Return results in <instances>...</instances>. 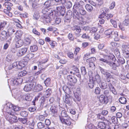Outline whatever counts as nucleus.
<instances>
[{"instance_id":"a18cd8bd","label":"nucleus","mask_w":129,"mask_h":129,"mask_svg":"<svg viewBox=\"0 0 129 129\" xmlns=\"http://www.w3.org/2000/svg\"><path fill=\"white\" fill-rule=\"evenodd\" d=\"M75 98L74 100L76 99L78 101H80L81 100L80 94L77 92L74 93Z\"/></svg>"},{"instance_id":"4be33fe9","label":"nucleus","mask_w":129,"mask_h":129,"mask_svg":"<svg viewBox=\"0 0 129 129\" xmlns=\"http://www.w3.org/2000/svg\"><path fill=\"white\" fill-rule=\"evenodd\" d=\"M68 73V72L67 70L65 68H62V69L59 71V74L60 76H61L62 75H66Z\"/></svg>"},{"instance_id":"37998d69","label":"nucleus","mask_w":129,"mask_h":129,"mask_svg":"<svg viewBox=\"0 0 129 129\" xmlns=\"http://www.w3.org/2000/svg\"><path fill=\"white\" fill-rule=\"evenodd\" d=\"M15 36L17 38L21 37L22 35L23 32L21 30L16 31L15 33Z\"/></svg>"},{"instance_id":"4d7b16f0","label":"nucleus","mask_w":129,"mask_h":129,"mask_svg":"<svg viewBox=\"0 0 129 129\" xmlns=\"http://www.w3.org/2000/svg\"><path fill=\"white\" fill-rule=\"evenodd\" d=\"M37 126L38 128L40 129L43 128L45 127L44 124L41 122L38 123Z\"/></svg>"},{"instance_id":"5701e85b","label":"nucleus","mask_w":129,"mask_h":129,"mask_svg":"<svg viewBox=\"0 0 129 129\" xmlns=\"http://www.w3.org/2000/svg\"><path fill=\"white\" fill-rule=\"evenodd\" d=\"M51 93V89L49 88L48 89L46 90L44 96L43 97L46 98H48L50 96Z\"/></svg>"},{"instance_id":"ea45409f","label":"nucleus","mask_w":129,"mask_h":129,"mask_svg":"<svg viewBox=\"0 0 129 129\" xmlns=\"http://www.w3.org/2000/svg\"><path fill=\"white\" fill-rule=\"evenodd\" d=\"M45 99L44 97H42L40 100V107L42 108L44 106L45 104Z\"/></svg>"},{"instance_id":"3c124183","label":"nucleus","mask_w":129,"mask_h":129,"mask_svg":"<svg viewBox=\"0 0 129 129\" xmlns=\"http://www.w3.org/2000/svg\"><path fill=\"white\" fill-rule=\"evenodd\" d=\"M113 16V15L111 14H107L106 15L104 18L106 20H108L109 19L112 18Z\"/></svg>"},{"instance_id":"a878e982","label":"nucleus","mask_w":129,"mask_h":129,"mask_svg":"<svg viewBox=\"0 0 129 129\" xmlns=\"http://www.w3.org/2000/svg\"><path fill=\"white\" fill-rule=\"evenodd\" d=\"M69 116L67 114V112L65 110H62L61 113V115L59 116L60 119L61 118H66Z\"/></svg>"},{"instance_id":"6e6552de","label":"nucleus","mask_w":129,"mask_h":129,"mask_svg":"<svg viewBox=\"0 0 129 129\" xmlns=\"http://www.w3.org/2000/svg\"><path fill=\"white\" fill-rule=\"evenodd\" d=\"M60 120L62 123L67 125H70L71 124V119L69 116L65 118L61 117Z\"/></svg>"},{"instance_id":"4468645a","label":"nucleus","mask_w":129,"mask_h":129,"mask_svg":"<svg viewBox=\"0 0 129 129\" xmlns=\"http://www.w3.org/2000/svg\"><path fill=\"white\" fill-rule=\"evenodd\" d=\"M13 105L12 104L8 103L4 105V109L7 111L8 113V112H12V108Z\"/></svg>"},{"instance_id":"69168bd1","label":"nucleus","mask_w":129,"mask_h":129,"mask_svg":"<svg viewBox=\"0 0 129 129\" xmlns=\"http://www.w3.org/2000/svg\"><path fill=\"white\" fill-rule=\"evenodd\" d=\"M78 10L80 14L82 15H85L86 14V11L84 10L83 8Z\"/></svg>"},{"instance_id":"774afa93","label":"nucleus","mask_w":129,"mask_h":129,"mask_svg":"<svg viewBox=\"0 0 129 129\" xmlns=\"http://www.w3.org/2000/svg\"><path fill=\"white\" fill-rule=\"evenodd\" d=\"M88 127L89 129H98L97 127L92 124H90L88 125Z\"/></svg>"},{"instance_id":"6e6d98bb","label":"nucleus","mask_w":129,"mask_h":129,"mask_svg":"<svg viewBox=\"0 0 129 129\" xmlns=\"http://www.w3.org/2000/svg\"><path fill=\"white\" fill-rule=\"evenodd\" d=\"M54 24H58L61 22V19L59 18L56 17L55 19H54Z\"/></svg>"},{"instance_id":"f03ea898","label":"nucleus","mask_w":129,"mask_h":129,"mask_svg":"<svg viewBox=\"0 0 129 129\" xmlns=\"http://www.w3.org/2000/svg\"><path fill=\"white\" fill-rule=\"evenodd\" d=\"M111 57L112 58V60L113 61H114L115 62H113L110 61L108 64L112 67L113 69L115 70L116 69V68L120 66L119 62H118V61H117V62L116 61L115 57L113 55H111Z\"/></svg>"},{"instance_id":"13d9d810","label":"nucleus","mask_w":129,"mask_h":129,"mask_svg":"<svg viewBox=\"0 0 129 129\" xmlns=\"http://www.w3.org/2000/svg\"><path fill=\"white\" fill-rule=\"evenodd\" d=\"M25 42L27 45H29L31 43V41L29 37H26L24 40Z\"/></svg>"},{"instance_id":"f8f14e48","label":"nucleus","mask_w":129,"mask_h":129,"mask_svg":"<svg viewBox=\"0 0 129 129\" xmlns=\"http://www.w3.org/2000/svg\"><path fill=\"white\" fill-rule=\"evenodd\" d=\"M57 10L59 12L60 15L63 16L66 13L65 8L64 6L56 7Z\"/></svg>"},{"instance_id":"de8ad7c7","label":"nucleus","mask_w":129,"mask_h":129,"mask_svg":"<svg viewBox=\"0 0 129 129\" xmlns=\"http://www.w3.org/2000/svg\"><path fill=\"white\" fill-rule=\"evenodd\" d=\"M98 60H99V62L101 63H106L108 64L110 62L109 61H108L107 60L104 58H99Z\"/></svg>"},{"instance_id":"4c0bfd02","label":"nucleus","mask_w":129,"mask_h":129,"mask_svg":"<svg viewBox=\"0 0 129 129\" xmlns=\"http://www.w3.org/2000/svg\"><path fill=\"white\" fill-rule=\"evenodd\" d=\"M7 23V22L5 21H3L0 22V31L3 29Z\"/></svg>"},{"instance_id":"aec40b11","label":"nucleus","mask_w":129,"mask_h":129,"mask_svg":"<svg viewBox=\"0 0 129 129\" xmlns=\"http://www.w3.org/2000/svg\"><path fill=\"white\" fill-rule=\"evenodd\" d=\"M24 44L23 40L19 39L16 42L15 45L17 48H19L22 46Z\"/></svg>"},{"instance_id":"bf43d9fd","label":"nucleus","mask_w":129,"mask_h":129,"mask_svg":"<svg viewBox=\"0 0 129 129\" xmlns=\"http://www.w3.org/2000/svg\"><path fill=\"white\" fill-rule=\"evenodd\" d=\"M110 21L114 27L116 28L117 27V23L115 20L112 19H111L110 20Z\"/></svg>"},{"instance_id":"0eeeda50","label":"nucleus","mask_w":129,"mask_h":129,"mask_svg":"<svg viewBox=\"0 0 129 129\" xmlns=\"http://www.w3.org/2000/svg\"><path fill=\"white\" fill-rule=\"evenodd\" d=\"M41 12L44 14H45V15L49 14L50 16L53 15L55 13V12L54 11H50L47 8H43L42 9Z\"/></svg>"},{"instance_id":"c756f323","label":"nucleus","mask_w":129,"mask_h":129,"mask_svg":"<svg viewBox=\"0 0 129 129\" xmlns=\"http://www.w3.org/2000/svg\"><path fill=\"white\" fill-rule=\"evenodd\" d=\"M43 17V19L47 23H48L50 22L51 19L50 16L47 15H44Z\"/></svg>"},{"instance_id":"2f4dec72","label":"nucleus","mask_w":129,"mask_h":129,"mask_svg":"<svg viewBox=\"0 0 129 129\" xmlns=\"http://www.w3.org/2000/svg\"><path fill=\"white\" fill-rule=\"evenodd\" d=\"M102 13L99 15V18H104L105 16L106 15V9L105 8H103V9Z\"/></svg>"},{"instance_id":"338daca9","label":"nucleus","mask_w":129,"mask_h":129,"mask_svg":"<svg viewBox=\"0 0 129 129\" xmlns=\"http://www.w3.org/2000/svg\"><path fill=\"white\" fill-rule=\"evenodd\" d=\"M69 39L71 41H73L74 40L73 35L72 33H69L68 36Z\"/></svg>"},{"instance_id":"8fccbe9b","label":"nucleus","mask_w":129,"mask_h":129,"mask_svg":"<svg viewBox=\"0 0 129 129\" xmlns=\"http://www.w3.org/2000/svg\"><path fill=\"white\" fill-rule=\"evenodd\" d=\"M62 89L64 92L66 93V94H68V93L70 91L69 88L66 85L62 87Z\"/></svg>"},{"instance_id":"052dcab7","label":"nucleus","mask_w":129,"mask_h":129,"mask_svg":"<svg viewBox=\"0 0 129 129\" xmlns=\"http://www.w3.org/2000/svg\"><path fill=\"white\" fill-rule=\"evenodd\" d=\"M20 115L21 116L23 117H26L28 115V113L26 111H22L20 112Z\"/></svg>"},{"instance_id":"72a5a7b5","label":"nucleus","mask_w":129,"mask_h":129,"mask_svg":"<svg viewBox=\"0 0 129 129\" xmlns=\"http://www.w3.org/2000/svg\"><path fill=\"white\" fill-rule=\"evenodd\" d=\"M30 48L31 52H34L37 50L38 47L36 45H33L30 47Z\"/></svg>"},{"instance_id":"bb28decb","label":"nucleus","mask_w":129,"mask_h":129,"mask_svg":"<svg viewBox=\"0 0 129 129\" xmlns=\"http://www.w3.org/2000/svg\"><path fill=\"white\" fill-rule=\"evenodd\" d=\"M16 29L14 28H9L8 30V34L10 35H12L13 34H15L16 31Z\"/></svg>"},{"instance_id":"603ef678","label":"nucleus","mask_w":129,"mask_h":129,"mask_svg":"<svg viewBox=\"0 0 129 129\" xmlns=\"http://www.w3.org/2000/svg\"><path fill=\"white\" fill-rule=\"evenodd\" d=\"M27 74V72L25 71H23L20 72L18 74L19 76L22 77L26 75Z\"/></svg>"},{"instance_id":"58836bf2","label":"nucleus","mask_w":129,"mask_h":129,"mask_svg":"<svg viewBox=\"0 0 129 129\" xmlns=\"http://www.w3.org/2000/svg\"><path fill=\"white\" fill-rule=\"evenodd\" d=\"M13 56L11 54H9L6 58V59L8 62H10L13 60Z\"/></svg>"},{"instance_id":"473e14b6","label":"nucleus","mask_w":129,"mask_h":129,"mask_svg":"<svg viewBox=\"0 0 129 129\" xmlns=\"http://www.w3.org/2000/svg\"><path fill=\"white\" fill-rule=\"evenodd\" d=\"M48 61V59H47L46 60H43L42 61H40L38 62V66L39 67L41 68H42L43 67V64H44L46 62Z\"/></svg>"},{"instance_id":"393cba45","label":"nucleus","mask_w":129,"mask_h":129,"mask_svg":"<svg viewBox=\"0 0 129 129\" xmlns=\"http://www.w3.org/2000/svg\"><path fill=\"white\" fill-rule=\"evenodd\" d=\"M63 5H65L67 9H70L72 7V4L70 1L66 0V2Z\"/></svg>"},{"instance_id":"09e8293b","label":"nucleus","mask_w":129,"mask_h":129,"mask_svg":"<svg viewBox=\"0 0 129 129\" xmlns=\"http://www.w3.org/2000/svg\"><path fill=\"white\" fill-rule=\"evenodd\" d=\"M119 102L121 104H125L127 100L124 97H121L119 99Z\"/></svg>"},{"instance_id":"e433bc0d","label":"nucleus","mask_w":129,"mask_h":129,"mask_svg":"<svg viewBox=\"0 0 129 129\" xmlns=\"http://www.w3.org/2000/svg\"><path fill=\"white\" fill-rule=\"evenodd\" d=\"M94 81L92 80H89L88 82V85L91 88H92L94 85Z\"/></svg>"},{"instance_id":"9d476101","label":"nucleus","mask_w":129,"mask_h":129,"mask_svg":"<svg viewBox=\"0 0 129 129\" xmlns=\"http://www.w3.org/2000/svg\"><path fill=\"white\" fill-rule=\"evenodd\" d=\"M28 47H24L20 49L17 55L19 56H21L26 54L27 51Z\"/></svg>"},{"instance_id":"49530a36","label":"nucleus","mask_w":129,"mask_h":129,"mask_svg":"<svg viewBox=\"0 0 129 129\" xmlns=\"http://www.w3.org/2000/svg\"><path fill=\"white\" fill-rule=\"evenodd\" d=\"M85 8L86 10L89 12L91 11L93 9V7L92 6L89 4H87L85 5Z\"/></svg>"},{"instance_id":"9b49d317","label":"nucleus","mask_w":129,"mask_h":129,"mask_svg":"<svg viewBox=\"0 0 129 129\" xmlns=\"http://www.w3.org/2000/svg\"><path fill=\"white\" fill-rule=\"evenodd\" d=\"M84 2L82 1H80L75 4L73 8L76 9V10L77 9L79 10L83 8V6L84 4Z\"/></svg>"},{"instance_id":"a211bd4d","label":"nucleus","mask_w":129,"mask_h":129,"mask_svg":"<svg viewBox=\"0 0 129 129\" xmlns=\"http://www.w3.org/2000/svg\"><path fill=\"white\" fill-rule=\"evenodd\" d=\"M73 17L74 19L79 20L80 17L79 13L76 10H74L73 11Z\"/></svg>"},{"instance_id":"864d4df0","label":"nucleus","mask_w":129,"mask_h":129,"mask_svg":"<svg viewBox=\"0 0 129 129\" xmlns=\"http://www.w3.org/2000/svg\"><path fill=\"white\" fill-rule=\"evenodd\" d=\"M50 79L49 78H47L44 81L45 85L47 86H49L50 84Z\"/></svg>"},{"instance_id":"2eb2a0df","label":"nucleus","mask_w":129,"mask_h":129,"mask_svg":"<svg viewBox=\"0 0 129 129\" xmlns=\"http://www.w3.org/2000/svg\"><path fill=\"white\" fill-rule=\"evenodd\" d=\"M99 101L101 103L106 104L108 102V99L105 98V96L103 95H101L99 97Z\"/></svg>"},{"instance_id":"680f3d73","label":"nucleus","mask_w":129,"mask_h":129,"mask_svg":"<svg viewBox=\"0 0 129 129\" xmlns=\"http://www.w3.org/2000/svg\"><path fill=\"white\" fill-rule=\"evenodd\" d=\"M25 99L27 101H30L32 99V97L30 94H28L26 96Z\"/></svg>"},{"instance_id":"79ce46f5","label":"nucleus","mask_w":129,"mask_h":129,"mask_svg":"<svg viewBox=\"0 0 129 129\" xmlns=\"http://www.w3.org/2000/svg\"><path fill=\"white\" fill-rule=\"evenodd\" d=\"M18 120L20 122H21L23 124L27 123V118H19L18 119Z\"/></svg>"},{"instance_id":"7c9ffc66","label":"nucleus","mask_w":129,"mask_h":129,"mask_svg":"<svg viewBox=\"0 0 129 129\" xmlns=\"http://www.w3.org/2000/svg\"><path fill=\"white\" fill-rule=\"evenodd\" d=\"M50 110L52 113H56L57 111V107L54 106H52L50 108Z\"/></svg>"},{"instance_id":"c85d7f7f","label":"nucleus","mask_w":129,"mask_h":129,"mask_svg":"<svg viewBox=\"0 0 129 129\" xmlns=\"http://www.w3.org/2000/svg\"><path fill=\"white\" fill-rule=\"evenodd\" d=\"M4 5H5L6 8L9 10H10L11 9V7L13 6V4L10 2H5L4 3Z\"/></svg>"},{"instance_id":"dca6fc26","label":"nucleus","mask_w":129,"mask_h":129,"mask_svg":"<svg viewBox=\"0 0 129 129\" xmlns=\"http://www.w3.org/2000/svg\"><path fill=\"white\" fill-rule=\"evenodd\" d=\"M33 85L32 84L28 83L26 85L24 88V90L26 92H28L32 89Z\"/></svg>"},{"instance_id":"412c9836","label":"nucleus","mask_w":129,"mask_h":129,"mask_svg":"<svg viewBox=\"0 0 129 129\" xmlns=\"http://www.w3.org/2000/svg\"><path fill=\"white\" fill-rule=\"evenodd\" d=\"M44 5L46 7H48L54 5L53 1L51 0L46 1L44 3Z\"/></svg>"},{"instance_id":"7ed1b4c3","label":"nucleus","mask_w":129,"mask_h":129,"mask_svg":"<svg viewBox=\"0 0 129 129\" xmlns=\"http://www.w3.org/2000/svg\"><path fill=\"white\" fill-rule=\"evenodd\" d=\"M9 115L7 117V119L11 123H16L18 121L17 117L14 115L12 112H8Z\"/></svg>"},{"instance_id":"39448f33","label":"nucleus","mask_w":129,"mask_h":129,"mask_svg":"<svg viewBox=\"0 0 129 129\" xmlns=\"http://www.w3.org/2000/svg\"><path fill=\"white\" fill-rule=\"evenodd\" d=\"M22 81V78L12 79L11 81V85L12 86L17 85L21 84Z\"/></svg>"},{"instance_id":"ddd939ff","label":"nucleus","mask_w":129,"mask_h":129,"mask_svg":"<svg viewBox=\"0 0 129 129\" xmlns=\"http://www.w3.org/2000/svg\"><path fill=\"white\" fill-rule=\"evenodd\" d=\"M67 79L69 82H71V85L76 83L77 81V79L75 77L71 75H68L67 76Z\"/></svg>"},{"instance_id":"a19ab883","label":"nucleus","mask_w":129,"mask_h":129,"mask_svg":"<svg viewBox=\"0 0 129 129\" xmlns=\"http://www.w3.org/2000/svg\"><path fill=\"white\" fill-rule=\"evenodd\" d=\"M10 35L8 34V35L6 36L5 38L6 40V42L9 44H10L11 43V41L12 40V38L11 37Z\"/></svg>"},{"instance_id":"1a4fd4ad","label":"nucleus","mask_w":129,"mask_h":129,"mask_svg":"<svg viewBox=\"0 0 129 129\" xmlns=\"http://www.w3.org/2000/svg\"><path fill=\"white\" fill-rule=\"evenodd\" d=\"M72 98L68 94H66L63 97V99L64 102L67 104H69L72 101Z\"/></svg>"},{"instance_id":"cd10ccee","label":"nucleus","mask_w":129,"mask_h":129,"mask_svg":"<svg viewBox=\"0 0 129 129\" xmlns=\"http://www.w3.org/2000/svg\"><path fill=\"white\" fill-rule=\"evenodd\" d=\"M34 88L36 92H38L42 90L43 87L41 85L38 84L35 86Z\"/></svg>"},{"instance_id":"b1692460","label":"nucleus","mask_w":129,"mask_h":129,"mask_svg":"<svg viewBox=\"0 0 129 129\" xmlns=\"http://www.w3.org/2000/svg\"><path fill=\"white\" fill-rule=\"evenodd\" d=\"M100 88L102 89H105L107 88V84L106 82H100L99 84Z\"/></svg>"},{"instance_id":"f257e3e1","label":"nucleus","mask_w":129,"mask_h":129,"mask_svg":"<svg viewBox=\"0 0 129 129\" xmlns=\"http://www.w3.org/2000/svg\"><path fill=\"white\" fill-rule=\"evenodd\" d=\"M25 66V65L23 62L16 61L10 65L8 67V69L10 70L13 68L16 67L18 69H21Z\"/></svg>"},{"instance_id":"5fc2aeb1","label":"nucleus","mask_w":129,"mask_h":129,"mask_svg":"<svg viewBox=\"0 0 129 129\" xmlns=\"http://www.w3.org/2000/svg\"><path fill=\"white\" fill-rule=\"evenodd\" d=\"M113 31L111 29H109L106 30L105 32V33L107 35H109V36L112 35Z\"/></svg>"},{"instance_id":"f704fd0d","label":"nucleus","mask_w":129,"mask_h":129,"mask_svg":"<svg viewBox=\"0 0 129 129\" xmlns=\"http://www.w3.org/2000/svg\"><path fill=\"white\" fill-rule=\"evenodd\" d=\"M98 126L101 129H104L106 127V125L105 123L103 122H100L98 123Z\"/></svg>"},{"instance_id":"c03bdc74","label":"nucleus","mask_w":129,"mask_h":129,"mask_svg":"<svg viewBox=\"0 0 129 129\" xmlns=\"http://www.w3.org/2000/svg\"><path fill=\"white\" fill-rule=\"evenodd\" d=\"M96 60V58L94 57H91L86 59V61L88 63H93Z\"/></svg>"},{"instance_id":"6ab92c4d","label":"nucleus","mask_w":129,"mask_h":129,"mask_svg":"<svg viewBox=\"0 0 129 129\" xmlns=\"http://www.w3.org/2000/svg\"><path fill=\"white\" fill-rule=\"evenodd\" d=\"M92 80L94 81H96L99 84L101 82V78L100 76L98 74H96L92 78Z\"/></svg>"},{"instance_id":"f3484780","label":"nucleus","mask_w":129,"mask_h":129,"mask_svg":"<svg viewBox=\"0 0 129 129\" xmlns=\"http://www.w3.org/2000/svg\"><path fill=\"white\" fill-rule=\"evenodd\" d=\"M109 38H113L115 41H118V35L117 31H113L112 35H110L109 36Z\"/></svg>"},{"instance_id":"20e7f679","label":"nucleus","mask_w":129,"mask_h":129,"mask_svg":"<svg viewBox=\"0 0 129 129\" xmlns=\"http://www.w3.org/2000/svg\"><path fill=\"white\" fill-rule=\"evenodd\" d=\"M72 30L73 31L75 35L77 37L80 36L81 35L80 33L81 30L79 26H75L72 27Z\"/></svg>"},{"instance_id":"c9c22d12","label":"nucleus","mask_w":129,"mask_h":129,"mask_svg":"<svg viewBox=\"0 0 129 129\" xmlns=\"http://www.w3.org/2000/svg\"><path fill=\"white\" fill-rule=\"evenodd\" d=\"M129 24V16H127L123 22V25L127 26Z\"/></svg>"},{"instance_id":"e2e57ef3","label":"nucleus","mask_w":129,"mask_h":129,"mask_svg":"<svg viewBox=\"0 0 129 129\" xmlns=\"http://www.w3.org/2000/svg\"><path fill=\"white\" fill-rule=\"evenodd\" d=\"M20 110V108L19 107L16 106H13V107L12 108V110H13L14 111H19Z\"/></svg>"},{"instance_id":"0e129e2a","label":"nucleus","mask_w":129,"mask_h":129,"mask_svg":"<svg viewBox=\"0 0 129 129\" xmlns=\"http://www.w3.org/2000/svg\"><path fill=\"white\" fill-rule=\"evenodd\" d=\"M81 72L82 74L84 75L86 73V69L85 67H82L81 68Z\"/></svg>"},{"instance_id":"423d86ee","label":"nucleus","mask_w":129,"mask_h":129,"mask_svg":"<svg viewBox=\"0 0 129 129\" xmlns=\"http://www.w3.org/2000/svg\"><path fill=\"white\" fill-rule=\"evenodd\" d=\"M123 53V55L126 58L129 57V48L126 45L122 46Z\"/></svg>"}]
</instances>
